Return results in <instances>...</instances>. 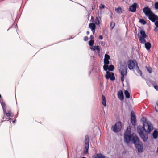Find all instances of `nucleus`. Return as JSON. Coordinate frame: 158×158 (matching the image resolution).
I'll list each match as a JSON object with an SVG mask.
<instances>
[{"label": "nucleus", "instance_id": "1", "mask_svg": "<svg viewBox=\"0 0 158 158\" xmlns=\"http://www.w3.org/2000/svg\"><path fill=\"white\" fill-rule=\"evenodd\" d=\"M131 127H128L124 135V141L127 144L129 143L131 141L137 137L135 134L131 135Z\"/></svg>", "mask_w": 158, "mask_h": 158}, {"label": "nucleus", "instance_id": "2", "mask_svg": "<svg viewBox=\"0 0 158 158\" xmlns=\"http://www.w3.org/2000/svg\"><path fill=\"white\" fill-rule=\"evenodd\" d=\"M134 144L139 152H142L143 151V145L142 143L139 141L137 136L130 142Z\"/></svg>", "mask_w": 158, "mask_h": 158}, {"label": "nucleus", "instance_id": "3", "mask_svg": "<svg viewBox=\"0 0 158 158\" xmlns=\"http://www.w3.org/2000/svg\"><path fill=\"white\" fill-rule=\"evenodd\" d=\"M138 127H141L142 131L148 134H150L153 129L152 125L150 121H148L147 123H144L143 126H139Z\"/></svg>", "mask_w": 158, "mask_h": 158}, {"label": "nucleus", "instance_id": "4", "mask_svg": "<svg viewBox=\"0 0 158 158\" xmlns=\"http://www.w3.org/2000/svg\"><path fill=\"white\" fill-rule=\"evenodd\" d=\"M142 129L140 127H138L137 131L141 138L144 142H146L148 139V135L147 133L144 134V131H142Z\"/></svg>", "mask_w": 158, "mask_h": 158}, {"label": "nucleus", "instance_id": "5", "mask_svg": "<svg viewBox=\"0 0 158 158\" xmlns=\"http://www.w3.org/2000/svg\"><path fill=\"white\" fill-rule=\"evenodd\" d=\"M127 69L126 66H122L119 70L121 73V80L122 82L124 81V77L127 75Z\"/></svg>", "mask_w": 158, "mask_h": 158}, {"label": "nucleus", "instance_id": "6", "mask_svg": "<svg viewBox=\"0 0 158 158\" xmlns=\"http://www.w3.org/2000/svg\"><path fill=\"white\" fill-rule=\"evenodd\" d=\"M147 37V35L144 31L141 29L140 31V35L139 37V39L140 42L143 44L146 42L145 38Z\"/></svg>", "mask_w": 158, "mask_h": 158}, {"label": "nucleus", "instance_id": "7", "mask_svg": "<svg viewBox=\"0 0 158 158\" xmlns=\"http://www.w3.org/2000/svg\"><path fill=\"white\" fill-rule=\"evenodd\" d=\"M122 127V123L120 122H117L115 125L112 126V130L114 132H118L120 131Z\"/></svg>", "mask_w": 158, "mask_h": 158}, {"label": "nucleus", "instance_id": "8", "mask_svg": "<svg viewBox=\"0 0 158 158\" xmlns=\"http://www.w3.org/2000/svg\"><path fill=\"white\" fill-rule=\"evenodd\" d=\"M0 102L2 106L4 113V116L6 114L7 117H10L11 116V111L10 110H7V112L6 111L5 108V104L3 102L2 100H0Z\"/></svg>", "mask_w": 158, "mask_h": 158}, {"label": "nucleus", "instance_id": "9", "mask_svg": "<svg viewBox=\"0 0 158 158\" xmlns=\"http://www.w3.org/2000/svg\"><path fill=\"white\" fill-rule=\"evenodd\" d=\"M85 151L84 152L85 153H87L88 152L89 148V139L88 135H86L85 136Z\"/></svg>", "mask_w": 158, "mask_h": 158}, {"label": "nucleus", "instance_id": "10", "mask_svg": "<svg viewBox=\"0 0 158 158\" xmlns=\"http://www.w3.org/2000/svg\"><path fill=\"white\" fill-rule=\"evenodd\" d=\"M105 77L107 79H110L112 81L114 80L115 79L114 74L112 73H110L108 71L106 72Z\"/></svg>", "mask_w": 158, "mask_h": 158}, {"label": "nucleus", "instance_id": "11", "mask_svg": "<svg viewBox=\"0 0 158 158\" xmlns=\"http://www.w3.org/2000/svg\"><path fill=\"white\" fill-rule=\"evenodd\" d=\"M127 65L129 69L131 70L133 69L135 65L137 66V63L135 61L130 60L127 62Z\"/></svg>", "mask_w": 158, "mask_h": 158}, {"label": "nucleus", "instance_id": "12", "mask_svg": "<svg viewBox=\"0 0 158 158\" xmlns=\"http://www.w3.org/2000/svg\"><path fill=\"white\" fill-rule=\"evenodd\" d=\"M131 118L132 124L133 126H135L136 123V119L135 113L133 111H132L131 112Z\"/></svg>", "mask_w": 158, "mask_h": 158}, {"label": "nucleus", "instance_id": "13", "mask_svg": "<svg viewBox=\"0 0 158 158\" xmlns=\"http://www.w3.org/2000/svg\"><path fill=\"white\" fill-rule=\"evenodd\" d=\"M143 11L145 15L147 16L152 14V13L150 9L147 6L144 8L143 9Z\"/></svg>", "mask_w": 158, "mask_h": 158}, {"label": "nucleus", "instance_id": "14", "mask_svg": "<svg viewBox=\"0 0 158 158\" xmlns=\"http://www.w3.org/2000/svg\"><path fill=\"white\" fill-rule=\"evenodd\" d=\"M148 16L149 19L153 22H155L156 20L158 19V17L155 16L152 12Z\"/></svg>", "mask_w": 158, "mask_h": 158}, {"label": "nucleus", "instance_id": "15", "mask_svg": "<svg viewBox=\"0 0 158 158\" xmlns=\"http://www.w3.org/2000/svg\"><path fill=\"white\" fill-rule=\"evenodd\" d=\"M137 6V4L136 3H134L132 5L130 6L129 10L132 12H135Z\"/></svg>", "mask_w": 158, "mask_h": 158}, {"label": "nucleus", "instance_id": "16", "mask_svg": "<svg viewBox=\"0 0 158 158\" xmlns=\"http://www.w3.org/2000/svg\"><path fill=\"white\" fill-rule=\"evenodd\" d=\"M91 49L93 51L97 50L98 52V55H100V47L98 46H94L91 48Z\"/></svg>", "mask_w": 158, "mask_h": 158}, {"label": "nucleus", "instance_id": "17", "mask_svg": "<svg viewBox=\"0 0 158 158\" xmlns=\"http://www.w3.org/2000/svg\"><path fill=\"white\" fill-rule=\"evenodd\" d=\"M118 97L121 100L123 101V95L122 91H120L118 93Z\"/></svg>", "mask_w": 158, "mask_h": 158}, {"label": "nucleus", "instance_id": "18", "mask_svg": "<svg viewBox=\"0 0 158 158\" xmlns=\"http://www.w3.org/2000/svg\"><path fill=\"white\" fill-rule=\"evenodd\" d=\"M89 27L91 30H95L96 26L94 23H90L89 24Z\"/></svg>", "mask_w": 158, "mask_h": 158}, {"label": "nucleus", "instance_id": "19", "mask_svg": "<svg viewBox=\"0 0 158 158\" xmlns=\"http://www.w3.org/2000/svg\"><path fill=\"white\" fill-rule=\"evenodd\" d=\"M145 46L147 50L150 49L151 48V44L149 42L145 43Z\"/></svg>", "mask_w": 158, "mask_h": 158}, {"label": "nucleus", "instance_id": "20", "mask_svg": "<svg viewBox=\"0 0 158 158\" xmlns=\"http://www.w3.org/2000/svg\"><path fill=\"white\" fill-rule=\"evenodd\" d=\"M102 104L104 106H106V98L105 97L104 95H102Z\"/></svg>", "mask_w": 158, "mask_h": 158}, {"label": "nucleus", "instance_id": "21", "mask_svg": "<svg viewBox=\"0 0 158 158\" xmlns=\"http://www.w3.org/2000/svg\"><path fill=\"white\" fill-rule=\"evenodd\" d=\"M152 136L154 138L156 139L158 136V132L156 130H155L152 134Z\"/></svg>", "mask_w": 158, "mask_h": 158}, {"label": "nucleus", "instance_id": "22", "mask_svg": "<svg viewBox=\"0 0 158 158\" xmlns=\"http://www.w3.org/2000/svg\"><path fill=\"white\" fill-rule=\"evenodd\" d=\"M105 156L102 154H97L95 158H105Z\"/></svg>", "mask_w": 158, "mask_h": 158}, {"label": "nucleus", "instance_id": "23", "mask_svg": "<svg viewBox=\"0 0 158 158\" xmlns=\"http://www.w3.org/2000/svg\"><path fill=\"white\" fill-rule=\"evenodd\" d=\"M115 11L119 14L122 13V9L120 7H118V8L115 9Z\"/></svg>", "mask_w": 158, "mask_h": 158}, {"label": "nucleus", "instance_id": "24", "mask_svg": "<svg viewBox=\"0 0 158 158\" xmlns=\"http://www.w3.org/2000/svg\"><path fill=\"white\" fill-rule=\"evenodd\" d=\"M94 24L96 25H99L100 24V20L97 17H96L95 20Z\"/></svg>", "mask_w": 158, "mask_h": 158}, {"label": "nucleus", "instance_id": "25", "mask_svg": "<svg viewBox=\"0 0 158 158\" xmlns=\"http://www.w3.org/2000/svg\"><path fill=\"white\" fill-rule=\"evenodd\" d=\"M124 94L126 97L127 98H130V94L129 92L127 90H125L124 91Z\"/></svg>", "mask_w": 158, "mask_h": 158}, {"label": "nucleus", "instance_id": "26", "mask_svg": "<svg viewBox=\"0 0 158 158\" xmlns=\"http://www.w3.org/2000/svg\"><path fill=\"white\" fill-rule=\"evenodd\" d=\"M114 69V66L112 65H110L108 67V70L110 71H112Z\"/></svg>", "mask_w": 158, "mask_h": 158}, {"label": "nucleus", "instance_id": "27", "mask_svg": "<svg viewBox=\"0 0 158 158\" xmlns=\"http://www.w3.org/2000/svg\"><path fill=\"white\" fill-rule=\"evenodd\" d=\"M141 120L142 122L143 125L145 123H147L148 121H147L146 118H143Z\"/></svg>", "mask_w": 158, "mask_h": 158}, {"label": "nucleus", "instance_id": "28", "mask_svg": "<svg viewBox=\"0 0 158 158\" xmlns=\"http://www.w3.org/2000/svg\"><path fill=\"white\" fill-rule=\"evenodd\" d=\"M139 22L143 25H144L146 23V21L143 19H140Z\"/></svg>", "mask_w": 158, "mask_h": 158}, {"label": "nucleus", "instance_id": "29", "mask_svg": "<svg viewBox=\"0 0 158 158\" xmlns=\"http://www.w3.org/2000/svg\"><path fill=\"white\" fill-rule=\"evenodd\" d=\"M146 68L147 70V71L149 73H151L152 72V69L150 67H148L147 66L146 67Z\"/></svg>", "mask_w": 158, "mask_h": 158}, {"label": "nucleus", "instance_id": "30", "mask_svg": "<svg viewBox=\"0 0 158 158\" xmlns=\"http://www.w3.org/2000/svg\"><path fill=\"white\" fill-rule=\"evenodd\" d=\"M110 58V56L108 54H106L105 55V58L104 60H108Z\"/></svg>", "mask_w": 158, "mask_h": 158}, {"label": "nucleus", "instance_id": "31", "mask_svg": "<svg viewBox=\"0 0 158 158\" xmlns=\"http://www.w3.org/2000/svg\"><path fill=\"white\" fill-rule=\"evenodd\" d=\"M103 69L105 71H107L108 69V65L104 64L103 66Z\"/></svg>", "mask_w": 158, "mask_h": 158}, {"label": "nucleus", "instance_id": "32", "mask_svg": "<svg viewBox=\"0 0 158 158\" xmlns=\"http://www.w3.org/2000/svg\"><path fill=\"white\" fill-rule=\"evenodd\" d=\"M155 109L156 111L158 112V101L156 102V104L155 106Z\"/></svg>", "mask_w": 158, "mask_h": 158}, {"label": "nucleus", "instance_id": "33", "mask_svg": "<svg viewBox=\"0 0 158 158\" xmlns=\"http://www.w3.org/2000/svg\"><path fill=\"white\" fill-rule=\"evenodd\" d=\"M104 63L105 65H107L109 64V61L108 60H104Z\"/></svg>", "mask_w": 158, "mask_h": 158}, {"label": "nucleus", "instance_id": "34", "mask_svg": "<svg viewBox=\"0 0 158 158\" xmlns=\"http://www.w3.org/2000/svg\"><path fill=\"white\" fill-rule=\"evenodd\" d=\"M114 26H115L114 23L112 22H111L110 23V27L112 29L113 28H114Z\"/></svg>", "mask_w": 158, "mask_h": 158}, {"label": "nucleus", "instance_id": "35", "mask_svg": "<svg viewBox=\"0 0 158 158\" xmlns=\"http://www.w3.org/2000/svg\"><path fill=\"white\" fill-rule=\"evenodd\" d=\"M94 42V41L93 40H91L89 42V44L90 46H92Z\"/></svg>", "mask_w": 158, "mask_h": 158}, {"label": "nucleus", "instance_id": "36", "mask_svg": "<svg viewBox=\"0 0 158 158\" xmlns=\"http://www.w3.org/2000/svg\"><path fill=\"white\" fill-rule=\"evenodd\" d=\"M137 72L138 73H139L140 75H141L142 74V72L140 71L139 69V68L138 67V66H137Z\"/></svg>", "mask_w": 158, "mask_h": 158}, {"label": "nucleus", "instance_id": "37", "mask_svg": "<svg viewBox=\"0 0 158 158\" xmlns=\"http://www.w3.org/2000/svg\"><path fill=\"white\" fill-rule=\"evenodd\" d=\"M95 20L94 17L93 16H92L91 17V19L90 20V21L92 22L93 23H94L95 22Z\"/></svg>", "mask_w": 158, "mask_h": 158}, {"label": "nucleus", "instance_id": "38", "mask_svg": "<svg viewBox=\"0 0 158 158\" xmlns=\"http://www.w3.org/2000/svg\"><path fill=\"white\" fill-rule=\"evenodd\" d=\"M104 7H105V5H103L102 4H101L99 6V8L100 9H103L104 8Z\"/></svg>", "mask_w": 158, "mask_h": 158}, {"label": "nucleus", "instance_id": "39", "mask_svg": "<svg viewBox=\"0 0 158 158\" xmlns=\"http://www.w3.org/2000/svg\"><path fill=\"white\" fill-rule=\"evenodd\" d=\"M155 7L156 9H158V2H156L155 3Z\"/></svg>", "mask_w": 158, "mask_h": 158}, {"label": "nucleus", "instance_id": "40", "mask_svg": "<svg viewBox=\"0 0 158 158\" xmlns=\"http://www.w3.org/2000/svg\"><path fill=\"white\" fill-rule=\"evenodd\" d=\"M155 24L157 27H158V21H156L155 22Z\"/></svg>", "mask_w": 158, "mask_h": 158}, {"label": "nucleus", "instance_id": "41", "mask_svg": "<svg viewBox=\"0 0 158 158\" xmlns=\"http://www.w3.org/2000/svg\"><path fill=\"white\" fill-rule=\"evenodd\" d=\"M88 40V37L87 36H85L84 37V40L85 41Z\"/></svg>", "mask_w": 158, "mask_h": 158}, {"label": "nucleus", "instance_id": "42", "mask_svg": "<svg viewBox=\"0 0 158 158\" xmlns=\"http://www.w3.org/2000/svg\"><path fill=\"white\" fill-rule=\"evenodd\" d=\"M154 88L156 90H158V86H154Z\"/></svg>", "mask_w": 158, "mask_h": 158}, {"label": "nucleus", "instance_id": "43", "mask_svg": "<svg viewBox=\"0 0 158 158\" xmlns=\"http://www.w3.org/2000/svg\"><path fill=\"white\" fill-rule=\"evenodd\" d=\"M99 38L101 40H102L103 39V37L102 35H100L99 36Z\"/></svg>", "mask_w": 158, "mask_h": 158}, {"label": "nucleus", "instance_id": "44", "mask_svg": "<svg viewBox=\"0 0 158 158\" xmlns=\"http://www.w3.org/2000/svg\"><path fill=\"white\" fill-rule=\"evenodd\" d=\"M90 38L92 40L94 38V37L92 35H91L90 36Z\"/></svg>", "mask_w": 158, "mask_h": 158}, {"label": "nucleus", "instance_id": "45", "mask_svg": "<svg viewBox=\"0 0 158 158\" xmlns=\"http://www.w3.org/2000/svg\"><path fill=\"white\" fill-rule=\"evenodd\" d=\"M157 28H158V27H155V29H154V31H156H156H157V30H158Z\"/></svg>", "mask_w": 158, "mask_h": 158}, {"label": "nucleus", "instance_id": "46", "mask_svg": "<svg viewBox=\"0 0 158 158\" xmlns=\"http://www.w3.org/2000/svg\"><path fill=\"white\" fill-rule=\"evenodd\" d=\"M95 30H91L92 31V32H93V34H94V33L95 32Z\"/></svg>", "mask_w": 158, "mask_h": 158}, {"label": "nucleus", "instance_id": "47", "mask_svg": "<svg viewBox=\"0 0 158 158\" xmlns=\"http://www.w3.org/2000/svg\"><path fill=\"white\" fill-rule=\"evenodd\" d=\"M7 119H8V120H11V118L10 117L8 118Z\"/></svg>", "mask_w": 158, "mask_h": 158}, {"label": "nucleus", "instance_id": "48", "mask_svg": "<svg viewBox=\"0 0 158 158\" xmlns=\"http://www.w3.org/2000/svg\"><path fill=\"white\" fill-rule=\"evenodd\" d=\"M18 113H17V114L16 115L15 117L16 118H17L18 117Z\"/></svg>", "mask_w": 158, "mask_h": 158}, {"label": "nucleus", "instance_id": "49", "mask_svg": "<svg viewBox=\"0 0 158 158\" xmlns=\"http://www.w3.org/2000/svg\"><path fill=\"white\" fill-rule=\"evenodd\" d=\"M2 119L3 120H4V117H3V118H2ZM6 120V119L5 120ZM4 121V120H3V121L2 120V122L3 121Z\"/></svg>", "mask_w": 158, "mask_h": 158}, {"label": "nucleus", "instance_id": "50", "mask_svg": "<svg viewBox=\"0 0 158 158\" xmlns=\"http://www.w3.org/2000/svg\"><path fill=\"white\" fill-rule=\"evenodd\" d=\"M89 31H87V35L89 34Z\"/></svg>", "mask_w": 158, "mask_h": 158}, {"label": "nucleus", "instance_id": "51", "mask_svg": "<svg viewBox=\"0 0 158 158\" xmlns=\"http://www.w3.org/2000/svg\"><path fill=\"white\" fill-rule=\"evenodd\" d=\"M101 44L102 45H104V43H103V42H101Z\"/></svg>", "mask_w": 158, "mask_h": 158}, {"label": "nucleus", "instance_id": "52", "mask_svg": "<svg viewBox=\"0 0 158 158\" xmlns=\"http://www.w3.org/2000/svg\"><path fill=\"white\" fill-rule=\"evenodd\" d=\"M156 152L157 153H158V147L157 148V150H156Z\"/></svg>", "mask_w": 158, "mask_h": 158}, {"label": "nucleus", "instance_id": "53", "mask_svg": "<svg viewBox=\"0 0 158 158\" xmlns=\"http://www.w3.org/2000/svg\"><path fill=\"white\" fill-rule=\"evenodd\" d=\"M16 121V119H15L13 121V123H15V122Z\"/></svg>", "mask_w": 158, "mask_h": 158}]
</instances>
